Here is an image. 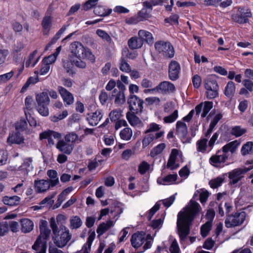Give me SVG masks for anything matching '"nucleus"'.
<instances>
[{"mask_svg":"<svg viewBox=\"0 0 253 253\" xmlns=\"http://www.w3.org/2000/svg\"><path fill=\"white\" fill-rule=\"evenodd\" d=\"M212 107V102L206 101L197 105L195 107V111H210Z\"/></svg>","mask_w":253,"mask_h":253,"instance_id":"43","label":"nucleus"},{"mask_svg":"<svg viewBox=\"0 0 253 253\" xmlns=\"http://www.w3.org/2000/svg\"><path fill=\"white\" fill-rule=\"evenodd\" d=\"M205 3L208 5H212L215 3L221 1V5L223 7H226L229 5L232 0H204Z\"/></svg>","mask_w":253,"mask_h":253,"instance_id":"50","label":"nucleus"},{"mask_svg":"<svg viewBox=\"0 0 253 253\" xmlns=\"http://www.w3.org/2000/svg\"><path fill=\"white\" fill-rule=\"evenodd\" d=\"M20 198L17 196L12 197L5 196L3 197L2 201L5 205L13 206L18 205L20 202Z\"/></svg>","mask_w":253,"mask_h":253,"instance_id":"40","label":"nucleus"},{"mask_svg":"<svg viewBox=\"0 0 253 253\" xmlns=\"http://www.w3.org/2000/svg\"><path fill=\"white\" fill-rule=\"evenodd\" d=\"M229 155L222 151H218L210 159V163L215 167H219L228 159Z\"/></svg>","mask_w":253,"mask_h":253,"instance_id":"12","label":"nucleus"},{"mask_svg":"<svg viewBox=\"0 0 253 253\" xmlns=\"http://www.w3.org/2000/svg\"><path fill=\"white\" fill-rule=\"evenodd\" d=\"M182 153L176 149H172L169 157L167 167L170 170L177 169L179 165L178 163L179 160L182 159Z\"/></svg>","mask_w":253,"mask_h":253,"instance_id":"11","label":"nucleus"},{"mask_svg":"<svg viewBox=\"0 0 253 253\" xmlns=\"http://www.w3.org/2000/svg\"><path fill=\"white\" fill-rule=\"evenodd\" d=\"M52 18L50 16H45L42 21V26L44 35H47L51 27Z\"/></svg>","mask_w":253,"mask_h":253,"instance_id":"29","label":"nucleus"},{"mask_svg":"<svg viewBox=\"0 0 253 253\" xmlns=\"http://www.w3.org/2000/svg\"><path fill=\"white\" fill-rule=\"evenodd\" d=\"M155 47L160 54L166 58H171L174 55V48L169 42H157L155 44Z\"/></svg>","mask_w":253,"mask_h":253,"instance_id":"8","label":"nucleus"},{"mask_svg":"<svg viewBox=\"0 0 253 253\" xmlns=\"http://www.w3.org/2000/svg\"><path fill=\"white\" fill-rule=\"evenodd\" d=\"M21 230L24 233H29L34 228L33 222L28 218H23L21 220Z\"/></svg>","mask_w":253,"mask_h":253,"instance_id":"27","label":"nucleus"},{"mask_svg":"<svg viewBox=\"0 0 253 253\" xmlns=\"http://www.w3.org/2000/svg\"><path fill=\"white\" fill-rule=\"evenodd\" d=\"M204 86L206 90V95L208 99H212L218 96V84L211 76H209L205 79Z\"/></svg>","mask_w":253,"mask_h":253,"instance_id":"6","label":"nucleus"},{"mask_svg":"<svg viewBox=\"0 0 253 253\" xmlns=\"http://www.w3.org/2000/svg\"><path fill=\"white\" fill-rule=\"evenodd\" d=\"M69 50L71 54L70 56L73 58H76L74 63L77 67L85 68L86 63L84 61V59L88 60L91 63L95 62V57L90 49L79 42H72L69 46Z\"/></svg>","mask_w":253,"mask_h":253,"instance_id":"2","label":"nucleus"},{"mask_svg":"<svg viewBox=\"0 0 253 253\" xmlns=\"http://www.w3.org/2000/svg\"><path fill=\"white\" fill-rule=\"evenodd\" d=\"M55 195L56 193H54L51 196L45 198L41 202L40 204L41 206H35L33 207V210L35 211L40 210L42 208V207H43V205L45 204L48 205V206H50L53 203L54 201L52 200V199L55 196Z\"/></svg>","mask_w":253,"mask_h":253,"instance_id":"41","label":"nucleus"},{"mask_svg":"<svg viewBox=\"0 0 253 253\" xmlns=\"http://www.w3.org/2000/svg\"><path fill=\"white\" fill-rule=\"evenodd\" d=\"M82 140L75 132H72L66 134L64 139H60L56 144V148L62 153L70 155L74 148V143H79Z\"/></svg>","mask_w":253,"mask_h":253,"instance_id":"3","label":"nucleus"},{"mask_svg":"<svg viewBox=\"0 0 253 253\" xmlns=\"http://www.w3.org/2000/svg\"><path fill=\"white\" fill-rule=\"evenodd\" d=\"M251 16V13L250 11H247L240 14H236L233 16V19L236 22L240 24L247 23L248 21V17Z\"/></svg>","mask_w":253,"mask_h":253,"instance_id":"35","label":"nucleus"},{"mask_svg":"<svg viewBox=\"0 0 253 253\" xmlns=\"http://www.w3.org/2000/svg\"><path fill=\"white\" fill-rule=\"evenodd\" d=\"M246 132V130L241 128L239 126H235L232 127L231 133L232 135L236 137H239L244 134Z\"/></svg>","mask_w":253,"mask_h":253,"instance_id":"55","label":"nucleus"},{"mask_svg":"<svg viewBox=\"0 0 253 253\" xmlns=\"http://www.w3.org/2000/svg\"><path fill=\"white\" fill-rule=\"evenodd\" d=\"M246 218L245 212H236L234 214L228 216L225 221L227 228L239 226L242 224Z\"/></svg>","mask_w":253,"mask_h":253,"instance_id":"10","label":"nucleus"},{"mask_svg":"<svg viewBox=\"0 0 253 253\" xmlns=\"http://www.w3.org/2000/svg\"><path fill=\"white\" fill-rule=\"evenodd\" d=\"M61 46H59V47L56 48V51L54 53L49 55L46 57L42 59V61L47 64L48 65H50V64L54 63L55 62L57 56L59 54L61 50Z\"/></svg>","mask_w":253,"mask_h":253,"instance_id":"32","label":"nucleus"},{"mask_svg":"<svg viewBox=\"0 0 253 253\" xmlns=\"http://www.w3.org/2000/svg\"><path fill=\"white\" fill-rule=\"evenodd\" d=\"M138 35L139 38L142 39L143 42V41H145L149 43H152L153 38L150 32L144 30H140L138 31Z\"/></svg>","mask_w":253,"mask_h":253,"instance_id":"36","label":"nucleus"},{"mask_svg":"<svg viewBox=\"0 0 253 253\" xmlns=\"http://www.w3.org/2000/svg\"><path fill=\"white\" fill-rule=\"evenodd\" d=\"M202 211L200 204L190 200L188 205L177 215V227L179 237L184 240L190 231V225L194 218Z\"/></svg>","mask_w":253,"mask_h":253,"instance_id":"1","label":"nucleus"},{"mask_svg":"<svg viewBox=\"0 0 253 253\" xmlns=\"http://www.w3.org/2000/svg\"><path fill=\"white\" fill-rule=\"evenodd\" d=\"M61 133L51 130H47L40 134V139L41 140L44 139H47L48 144L49 145H53L54 144V141L52 137L55 139H59L61 138Z\"/></svg>","mask_w":253,"mask_h":253,"instance_id":"13","label":"nucleus"},{"mask_svg":"<svg viewBox=\"0 0 253 253\" xmlns=\"http://www.w3.org/2000/svg\"><path fill=\"white\" fill-rule=\"evenodd\" d=\"M155 139V135L153 133L146 135L142 140V146L145 148L148 146Z\"/></svg>","mask_w":253,"mask_h":253,"instance_id":"56","label":"nucleus"},{"mask_svg":"<svg viewBox=\"0 0 253 253\" xmlns=\"http://www.w3.org/2000/svg\"><path fill=\"white\" fill-rule=\"evenodd\" d=\"M112 10L111 9H106L104 7L98 6L96 7L94 10V12L95 14L99 16H106L111 14Z\"/></svg>","mask_w":253,"mask_h":253,"instance_id":"48","label":"nucleus"},{"mask_svg":"<svg viewBox=\"0 0 253 253\" xmlns=\"http://www.w3.org/2000/svg\"><path fill=\"white\" fill-rule=\"evenodd\" d=\"M47 174L50 178V181H49L51 184V187H53L59 183V179L56 171L53 169L49 170L47 171Z\"/></svg>","mask_w":253,"mask_h":253,"instance_id":"42","label":"nucleus"},{"mask_svg":"<svg viewBox=\"0 0 253 253\" xmlns=\"http://www.w3.org/2000/svg\"><path fill=\"white\" fill-rule=\"evenodd\" d=\"M166 146V144L163 143L154 147L150 152V155L151 157H155L157 155L161 154L165 149Z\"/></svg>","mask_w":253,"mask_h":253,"instance_id":"47","label":"nucleus"},{"mask_svg":"<svg viewBox=\"0 0 253 253\" xmlns=\"http://www.w3.org/2000/svg\"><path fill=\"white\" fill-rule=\"evenodd\" d=\"M27 122L24 119H21L15 124V128L17 130H24L27 127Z\"/></svg>","mask_w":253,"mask_h":253,"instance_id":"64","label":"nucleus"},{"mask_svg":"<svg viewBox=\"0 0 253 253\" xmlns=\"http://www.w3.org/2000/svg\"><path fill=\"white\" fill-rule=\"evenodd\" d=\"M24 46V44L22 42H18L14 45L11 52L13 57H15L18 55V54L23 49Z\"/></svg>","mask_w":253,"mask_h":253,"instance_id":"61","label":"nucleus"},{"mask_svg":"<svg viewBox=\"0 0 253 253\" xmlns=\"http://www.w3.org/2000/svg\"><path fill=\"white\" fill-rule=\"evenodd\" d=\"M32 161L31 158H25L21 166L18 167L17 170L21 171L24 175L28 174V172L32 171L34 169Z\"/></svg>","mask_w":253,"mask_h":253,"instance_id":"21","label":"nucleus"},{"mask_svg":"<svg viewBox=\"0 0 253 253\" xmlns=\"http://www.w3.org/2000/svg\"><path fill=\"white\" fill-rule=\"evenodd\" d=\"M246 164H251L252 166L243 169H236L229 172L230 183L234 184L237 183L243 177V174L253 169V162H248Z\"/></svg>","mask_w":253,"mask_h":253,"instance_id":"9","label":"nucleus"},{"mask_svg":"<svg viewBox=\"0 0 253 253\" xmlns=\"http://www.w3.org/2000/svg\"><path fill=\"white\" fill-rule=\"evenodd\" d=\"M130 111H142L143 101L135 95H130L128 99Z\"/></svg>","mask_w":253,"mask_h":253,"instance_id":"15","label":"nucleus"},{"mask_svg":"<svg viewBox=\"0 0 253 253\" xmlns=\"http://www.w3.org/2000/svg\"><path fill=\"white\" fill-rule=\"evenodd\" d=\"M210 116H212L213 117V120L210 124L214 126L216 125L218 121L222 118V115L221 113H218L215 114V112H214L212 114H210L209 116V117Z\"/></svg>","mask_w":253,"mask_h":253,"instance_id":"63","label":"nucleus"},{"mask_svg":"<svg viewBox=\"0 0 253 253\" xmlns=\"http://www.w3.org/2000/svg\"><path fill=\"white\" fill-rule=\"evenodd\" d=\"M240 143L237 140L233 141L222 147V151L227 154L229 152L231 154L233 153L236 150Z\"/></svg>","mask_w":253,"mask_h":253,"instance_id":"33","label":"nucleus"},{"mask_svg":"<svg viewBox=\"0 0 253 253\" xmlns=\"http://www.w3.org/2000/svg\"><path fill=\"white\" fill-rule=\"evenodd\" d=\"M8 159V153L3 149H0V166L6 163Z\"/></svg>","mask_w":253,"mask_h":253,"instance_id":"58","label":"nucleus"},{"mask_svg":"<svg viewBox=\"0 0 253 253\" xmlns=\"http://www.w3.org/2000/svg\"><path fill=\"white\" fill-rule=\"evenodd\" d=\"M212 224L211 221H207L201 227V234L203 237H206L211 229Z\"/></svg>","mask_w":253,"mask_h":253,"instance_id":"49","label":"nucleus"},{"mask_svg":"<svg viewBox=\"0 0 253 253\" xmlns=\"http://www.w3.org/2000/svg\"><path fill=\"white\" fill-rule=\"evenodd\" d=\"M48 223L46 220H41L40 222V235L37 239L36 242L32 246V248H36L38 245H41L45 243L46 246V241L49 238L50 234V230L48 227Z\"/></svg>","mask_w":253,"mask_h":253,"instance_id":"7","label":"nucleus"},{"mask_svg":"<svg viewBox=\"0 0 253 253\" xmlns=\"http://www.w3.org/2000/svg\"><path fill=\"white\" fill-rule=\"evenodd\" d=\"M130 241L132 246L135 249L140 247L144 243L143 247V251L140 252L143 253L151 247L153 239L150 234H148L145 238L144 233L138 232L132 235Z\"/></svg>","mask_w":253,"mask_h":253,"instance_id":"4","label":"nucleus"},{"mask_svg":"<svg viewBox=\"0 0 253 253\" xmlns=\"http://www.w3.org/2000/svg\"><path fill=\"white\" fill-rule=\"evenodd\" d=\"M114 225V222L111 220L107 221L106 223H102L98 227L97 233L100 235H102Z\"/></svg>","mask_w":253,"mask_h":253,"instance_id":"39","label":"nucleus"},{"mask_svg":"<svg viewBox=\"0 0 253 253\" xmlns=\"http://www.w3.org/2000/svg\"><path fill=\"white\" fill-rule=\"evenodd\" d=\"M127 119L132 126H135L141 124V121L134 112H127Z\"/></svg>","mask_w":253,"mask_h":253,"instance_id":"34","label":"nucleus"},{"mask_svg":"<svg viewBox=\"0 0 253 253\" xmlns=\"http://www.w3.org/2000/svg\"><path fill=\"white\" fill-rule=\"evenodd\" d=\"M24 141L23 136L18 131L10 132L6 141L8 144L10 145L13 144H21L23 143Z\"/></svg>","mask_w":253,"mask_h":253,"instance_id":"16","label":"nucleus"},{"mask_svg":"<svg viewBox=\"0 0 253 253\" xmlns=\"http://www.w3.org/2000/svg\"><path fill=\"white\" fill-rule=\"evenodd\" d=\"M223 180L224 178L222 176H218L210 181L209 184L211 188H216L221 185Z\"/></svg>","mask_w":253,"mask_h":253,"instance_id":"53","label":"nucleus"},{"mask_svg":"<svg viewBox=\"0 0 253 253\" xmlns=\"http://www.w3.org/2000/svg\"><path fill=\"white\" fill-rule=\"evenodd\" d=\"M150 168V165L146 162H142L138 168V171L141 174H144L149 170Z\"/></svg>","mask_w":253,"mask_h":253,"instance_id":"54","label":"nucleus"},{"mask_svg":"<svg viewBox=\"0 0 253 253\" xmlns=\"http://www.w3.org/2000/svg\"><path fill=\"white\" fill-rule=\"evenodd\" d=\"M169 242L170 245L169 248V253H180V249L176 239L170 236Z\"/></svg>","mask_w":253,"mask_h":253,"instance_id":"44","label":"nucleus"},{"mask_svg":"<svg viewBox=\"0 0 253 253\" xmlns=\"http://www.w3.org/2000/svg\"><path fill=\"white\" fill-rule=\"evenodd\" d=\"M36 99L39 106H42L43 109H45L44 106L48 105L50 102L48 94L45 92L36 94Z\"/></svg>","mask_w":253,"mask_h":253,"instance_id":"24","label":"nucleus"},{"mask_svg":"<svg viewBox=\"0 0 253 253\" xmlns=\"http://www.w3.org/2000/svg\"><path fill=\"white\" fill-rule=\"evenodd\" d=\"M253 150V142H247L244 144L241 149V153L243 155L249 154Z\"/></svg>","mask_w":253,"mask_h":253,"instance_id":"52","label":"nucleus"},{"mask_svg":"<svg viewBox=\"0 0 253 253\" xmlns=\"http://www.w3.org/2000/svg\"><path fill=\"white\" fill-rule=\"evenodd\" d=\"M180 66L175 61H171L169 67V76L171 80H175L178 77Z\"/></svg>","mask_w":253,"mask_h":253,"instance_id":"18","label":"nucleus"},{"mask_svg":"<svg viewBox=\"0 0 253 253\" xmlns=\"http://www.w3.org/2000/svg\"><path fill=\"white\" fill-rule=\"evenodd\" d=\"M178 175L176 173L169 174L165 176H161L158 178L157 182L160 185H170L177 184V179Z\"/></svg>","mask_w":253,"mask_h":253,"instance_id":"14","label":"nucleus"},{"mask_svg":"<svg viewBox=\"0 0 253 253\" xmlns=\"http://www.w3.org/2000/svg\"><path fill=\"white\" fill-rule=\"evenodd\" d=\"M207 138H202L196 142L197 150L198 152L204 153L206 151L208 145Z\"/></svg>","mask_w":253,"mask_h":253,"instance_id":"45","label":"nucleus"},{"mask_svg":"<svg viewBox=\"0 0 253 253\" xmlns=\"http://www.w3.org/2000/svg\"><path fill=\"white\" fill-rule=\"evenodd\" d=\"M112 96L114 98V103L116 106H121L126 102V97L123 90L114 89Z\"/></svg>","mask_w":253,"mask_h":253,"instance_id":"19","label":"nucleus"},{"mask_svg":"<svg viewBox=\"0 0 253 253\" xmlns=\"http://www.w3.org/2000/svg\"><path fill=\"white\" fill-rule=\"evenodd\" d=\"M156 89L165 92H172L174 90L175 87L172 83L165 81L160 84L156 87Z\"/></svg>","mask_w":253,"mask_h":253,"instance_id":"28","label":"nucleus"},{"mask_svg":"<svg viewBox=\"0 0 253 253\" xmlns=\"http://www.w3.org/2000/svg\"><path fill=\"white\" fill-rule=\"evenodd\" d=\"M128 46L132 49H137L140 48L143 45V42L142 39L139 37H132L128 41Z\"/></svg>","mask_w":253,"mask_h":253,"instance_id":"38","label":"nucleus"},{"mask_svg":"<svg viewBox=\"0 0 253 253\" xmlns=\"http://www.w3.org/2000/svg\"><path fill=\"white\" fill-rule=\"evenodd\" d=\"M73 57L69 56L68 59L63 60L62 66L67 73L70 76H73L75 74L74 66H75Z\"/></svg>","mask_w":253,"mask_h":253,"instance_id":"20","label":"nucleus"},{"mask_svg":"<svg viewBox=\"0 0 253 253\" xmlns=\"http://www.w3.org/2000/svg\"><path fill=\"white\" fill-rule=\"evenodd\" d=\"M58 90L65 105H70L73 104L74 98L71 92L61 86L58 87Z\"/></svg>","mask_w":253,"mask_h":253,"instance_id":"17","label":"nucleus"},{"mask_svg":"<svg viewBox=\"0 0 253 253\" xmlns=\"http://www.w3.org/2000/svg\"><path fill=\"white\" fill-rule=\"evenodd\" d=\"M37 53L38 50H35L29 55L25 61V66L26 67H33L38 63L40 57H36Z\"/></svg>","mask_w":253,"mask_h":253,"instance_id":"25","label":"nucleus"},{"mask_svg":"<svg viewBox=\"0 0 253 253\" xmlns=\"http://www.w3.org/2000/svg\"><path fill=\"white\" fill-rule=\"evenodd\" d=\"M235 90V84L233 82L230 81L225 87L224 94L228 98H232L234 95Z\"/></svg>","mask_w":253,"mask_h":253,"instance_id":"30","label":"nucleus"},{"mask_svg":"<svg viewBox=\"0 0 253 253\" xmlns=\"http://www.w3.org/2000/svg\"><path fill=\"white\" fill-rule=\"evenodd\" d=\"M9 230L8 224L6 221L0 222V236H3L8 232Z\"/></svg>","mask_w":253,"mask_h":253,"instance_id":"60","label":"nucleus"},{"mask_svg":"<svg viewBox=\"0 0 253 253\" xmlns=\"http://www.w3.org/2000/svg\"><path fill=\"white\" fill-rule=\"evenodd\" d=\"M120 135L123 140H129L132 136V131L130 128L126 127L120 131Z\"/></svg>","mask_w":253,"mask_h":253,"instance_id":"46","label":"nucleus"},{"mask_svg":"<svg viewBox=\"0 0 253 253\" xmlns=\"http://www.w3.org/2000/svg\"><path fill=\"white\" fill-rule=\"evenodd\" d=\"M94 234H90L87 238L86 243L83 246L81 251L77 253H90L91 246L94 239Z\"/></svg>","mask_w":253,"mask_h":253,"instance_id":"26","label":"nucleus"},{"mask_svg":"<svg viewBox=\"0 0 253 253\" xmlns=\"http://www.w3.org/2000/svg\"><path fill=\"white\" fill-rule=\"evenodd\" d=\"M102 117L100 112H89L87 114V120L90 125L96 126L98 124Z\"/></svg>","mask_w":253,"mask_h":253,"instance_id":"23","label":"nucleus"},{"mask_svg":"<svg viewBox=\"0 0 253 253\" xmlns=\"http://www.w3.org/2000/svg\"><path fill=\"white\" fill-rule=\"evenodd\" d=\"M73 190L72 187H69L63 190L62 193L58 196L57 202L60 205L64 201L66 196Z\"/></svg>","mask_w":253,"mask_h":253,"instance_id":"51","label":"nucleus"},{"mask_svg":"<svg viewBox=\"0 0 253 253\" xmlns=\"http://www.w3.org/2000/svg\"><path fill=\"white\" fill-rule=\"evenodd\" d=\"M34 183L35 190L38 193L44 192L51 186L49 181L44 179L35 180Z\"/></svg>","mask_w":253,"mask_h":253,"instance_id":"22","label":"nucleus"},{"mask_svg":"<svg viewBox=\"0 0 253 253\" xmlns=\"http://www.w3.org/2000/svg\"><path fill=\"white\" fill-rule=\"evenodd\" d=\"M64 31V29H61L58 33L56 34L55 37L46 45L45 47V50H47L53 44L55 43L56 41L59 38V36L61 35Z\"/></svg>","mask_w":253,"mask_h":253,"instance_id":"62","label":"nucleus"},{"mask_svg":"<svg viewBox=\"0 0 253 253\" xmlns=\"http://www.w3.org/2000/svg\"><path fill=\"white\" fill-rule=\"evenodd\" d=\"M72 238V235L69 229L65 225H61L58 233L54 235L52 240L57 247L62 249L68 244Z\"/></svg>","mask_w":253,"mask_h":253,"instance_id":"5","label":"nucleus"},{"mask_svg":"<svg viewBox=\"0 0 253 253\" xmlns=\"http://www.w3.org/2000/svg\"><path fill=\"white\" fill-rule=\"evenodd\" d=\"M150 11L148 12L145 8H142L141 10L138 13V17L140 21L146 20L150 17Z\"/></svg>","mask_w":253,"mask_h":253,"instance_id":"59","label":"nucleus"},{"mask_svg":"<svg viewBox=\"0 0 253 253\" xmlns=\"http://www.w3.org/2000/svg\"><path fill=\"white\" fill-rule=\"evenodd\" d=\"M176 132L181 137H185L187 133V127L186 125L181 121H178L176 123Z\"/></svg>","mask_w":253,"mask_h":253,"instance_id":"31","label":"nucleus"},{"mask_svg":"<svg viewBox=\"0 0 253 253\" xmlns=\"http://www.w3.org/2000/svg\"><path fill=\"white\" fill-rule=\"evenodd\" d=\"M83 222L78 216H72L70 219L69 227L71 229H77L82 225Z\"/></svg>","mask_w":253,"mask_h":253,"instance_id":"37","label":"nucleus"},{"mask_svg":"<svg viewBox=\"0 0 253 253\" xmlns=\"http://www.w3.org/2000/svg\"><path fill=\"white\" fill-rule=\"evenodd\" d=\"M178 116L177 112H173L170 115L165 117L163 120L166 124L172 123L177 119Z\"/></svg>","mask_w":253,"mask_h":253,"instance_id":"57","label":"nucleus"}]
</instances>
